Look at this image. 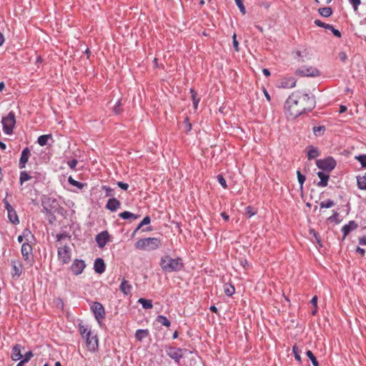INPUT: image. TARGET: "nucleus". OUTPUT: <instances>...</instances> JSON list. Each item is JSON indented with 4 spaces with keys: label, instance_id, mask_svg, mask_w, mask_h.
<instances>
[{
    "label": "nucleus",
    "instance_id": "obj_59",
    "mask_svg": "<svg viewBox=\"0 0 366 366\" xmlns=\"http://www.w3.org/2000/svg\"><path fill=\"white\" fill-rule=\"evenodd\" d=\"M77 164V160L73 159L72 160L68 162V165L71 169H74Z\"/></svg>",
    "mask_w": 366,
    "mask_h": 366
},
{
    "label": "nucleus",
    "instance_id": "obj_17",
    "mask_svg": "<svg viewBox=\"0 0 366 366\" xmlns=\"http://www.w3.org/2000/svg\"><path fill=\"white\" fill-rule=\"evenodd\" d=\"M358 224L355 221H350L348 224L344 225L342 228L344 237H345L351 231L357 228Z\"/></svg>",
    "mask_w": 366,
    "mask_h": 366
},
{
    "label": "nucleus",
    "instance_id": "obj_18",
    "mask_svg": "<svg viewBox=\"0 0 366 366\" xmlns=\"http://www.w3.org/2000/svg\"><path fill=\"white\" fill-rule=\"evenodd\" d=\"M317 176L320 179V181L317 182V185L320 187H325L328 184V180L330 179V175L327 173L324 172H318Z\"/></svg>",
    "mask_w": 366,
    "mask_h": 366
},
{
    "label": "nucleus",
    "instance_id": "obj_58",
    "mask_svg": "<svg viewBox=\"0 0 366 366\" xmlns=\"http://www.w3.org/2000/svg\"><path fill=\"white\" fill-rule=\"evenodd\" d=\"M338 56H339L340 59L343 62H345L347 59V56L346 53L344 51H340L338 54Z\"/></svg>",
    "mask_w": 366,
    "mask_h": 366
},
{
    "label": "nucleus",
    "instance_id": "obj_4",
    "mask_svg": "<svg viewBox=\"0 0 366 366\" xmlns=\"http://www.w3.org/2000/svg\"><path fill=\"white\" fill-rule=\"evenodd\" d=\"M1 123L4 133L6 134H11L16 124L14 113L13 112H10L6 117L2 118Z\"/></svg>",
    "mask_w": 366,
    "mask_h": 366
},
{
    "label": "nucleus",
    "instance_id": "obj_50",
    "mask_svg": "<svg viewBox=\"0 0 366 366\" xmlns=\"http://www.w3.org/2000/svg\"><path fill=\"white\" fill-rule=\"evenodd\" d=\"M237 6L239 9L240 11L244 14L246 13L245 7L243 4L242 0H234Z\"/></svg>",
    "mask_w": 366,
    "mask_h": 366
},
{
    "label": "nucleus",
    "instance_id": "obj_32",
    "mask_svg": "<svg viewBox=\"0 0 366 366\" xmlns=\"http://www.w3.org/2000/svg\"><path fill=\"white\" fill-rule=\"evenodd\" d=\"M151 222V219L149 216H146L142 221L138 224L137 227L133 232V235L139 230L141 227H142L144 225L149 224Z\"/></svg>",
    "mask_w": 366,
    "mask_h": 366
},
{
    "label": "nucleus",
    "instance_id": "obj_10",
    "mask_svg": "<svg viewBox=\"0 0 366 366\" xmlns=\"http://www.w3.org/2000/svg\"><path fill=\"white\" fill-rule=\"evenodd\" d=\"M58 257L63 264H67L71 259L70 248L68 246L59 247L58 249Z\"/></svg>",
    "mask_w": 366,
    "mask_h": 366
},
{
    "label": "nucleus",
    "instance_id": "obj_39",
    "mask_svg": "<svg viewBox=\"0 0 366 366\" xmlns=\"http://www.w3.org/2000/svg\"><path fill=\"white\" fill-rule=\"evenodd\" d=\"M224 293L227 295V296H232L234 292H235V289L234 287L231 285H224Z\"/></svg>",
    "mask_w": 366,
    "mask_h": 366
},
{
    "label": "nucleus",
    "instance_id": "obj_31",
    "mask_svg": "<svg viewBox=\"0 0 366 366\" xmlns=\"http://www.w3.org/2000/svg\"><path fill=\"white\" fill-rule=\"evenodd\" d=\"M7 213H8V217L11 222H12L13 224L19 223V218H18V216H17L15 210H10V212H9Z\"/></svg>",
    "mask_w": 366,
    "mask_h": 366
},
{
    "label": "nucleus",
    "instance_id": "obj_35",
    "mask_svg": "<svg viewBox=\"0 0 366 366\" xmlns=\"http://www.w3.org/2000/svg\"><path fill=\"white\" fill-rule=\"evenodd\" d=\"M86 340L87 346L92 349H94L95 346L97 345V340L95 337H92V338H90V337H86Z\"/></svg>",
    "mask_w": 366,
    "mask_h": 366
},
{
    "label": "nucleus",
    "instance_id": "obj_5",
    "mask_svg": "<svg viewBox=\"0 0 366 366\" xmlns=\"http://www.w3.org/2000/svg\"><path fill=\"white\" fill-rule=\"evenodd\" d=\"M317 167L327 173L330 172L336 167V161L331 157L316 161Z\"/></svg>",
    "mask_w": 366,
    "mask_h": 366
},
{
    "label": "nucleus",
    "instance_id": "obj_28",
    "mask_svg": "<svg viewBox=\"0 0 366 366\" xmlns=\"http://www.w3.org/2000/svg\"><path fill=\"white\" fill-rule=\"evenodd\" d=\"M318 12L323 17H329L332 14V9L330 7H324L319 9Z\"/></svg>",
    "mask_w": 366,
    "mask_h": 366
},
{
    "label": "nucleus",
    "instance_id": "obj_24",
    "mask_svg": "<svg viewBox=\"0 0 366 366\" xmlns=\"http://www.w3.org/2000/svg\"><path fill=\"white\" fill-rule=\"evenodd\" d=\"M190 93L192 95L193 107L194 109H197L198 107L199 102L200 101V98L197 97V93L194 89H190Z\"/></svg>",
    "mask_w": 366,
    "mask_h": 366
},
{
    "label": "nucleus",
    "instance_id": "obj_51",
    "mask_svg": "<svg viewBox=\"0 0 366 366\" xmlns=\"http://www.w3.org/2000/svg\"><path fill=\"white\" fill-rule=\"evenodd\" d=\"M232 44H233V47L234 49V50L236 51H239V43L237 40V35L236 34H234L233 36H232Z\"/></svg>",
    "mask_w": 366,
    "mask_h": 366
},
{
    "label": "nucleus",
    "instance_id": "obj_42",
    "mask_svg": "<svg viewBox=\"0 0 366 366\" xmlns=\"http://www.w3.org/2000/svg\"><path fill=\"white\" fill-rule=\"evenodd\" d=\"M297 179H298V182L300 183V189L302 190L303 189V184L304 182H305V176L303 175L302 174H301V172L300 171H297Z\"/></svg>",
    "mask_w": 366,
    "mask_h": 366
},
{
    "label": "nucleus",
    "instance_id": "obj_40",
    "mask_svg": "<svg viewBox=\"0 0 366 366\" xmlns=\"http://www.w3.org/2000/svg\"><path fill=\"white\" fill-rule=\"evenodd\" d=\"M325 131V126H319L313 127V132L315 136H321Z\"/></svg>",
    "mask_w": 366,
    "mask_h": 366
},
{
    "label": "nucleus",
    "instance_id": "obj_49",
    "mask_svg": "<svg viewBox=\"0 0 366 366\" xmlns=\"http://www.w3.org/2000/svg\"><path fill=\"white\" fill-rule=\"evenodd\" d=\"M356 159L360 162L362 167H366V154L359 155Z\"/></svg>",
    "mask_w": 366,
    "mask_h": 366
},
{
    "label": "nucleus",
    "instance_id": "obj_57",
    "mask_svg": "<svg viewBox=\"0 0 366 366\" xmlns=\"http://www.w3.org/2000/svg\"><path fill=\"white\" fill-rule=\"evenodd\" d=\"M117 185L119 187L124 190H127L129 188V184L122 182H118Z\"/></svg>",
    "mask_w": 366,
    "mask_h": 366
},
{
    "label": "nucleus",
    "instance_id": "obj_27",
    "mask_svg": "<svg viewBox=\"0 0 366 366\" xmlns=\"http://www.w3.org/2000/svg\"><path fill=\"white\" fill-rule=\"evenodd\" d=\"M138 302L142 305L144 309L149 310L153 307L152 302L150 300L140 298L138 300Z\"/></svg>",
    "mask_w": 366,
    "mask_h": 366
},
{
    "label": "nucleus",
    "instance_id": "obj_43",
    "mask_svg": "<svg viewBox=\"0 0 366 366\" xmlns=\"http://www.w3.org/2000/svg\"><path fill=\"white\" fill-rule=\"evenodd\" d=\"M121 99H119L113 109L114 114H120L123 112V109L121 108Z\"/></svg>",
    "mask_w": 366,
    "mask_h": 366
},
{
    "label": "nucleus",
    "instance_id": "obj_46",
    "mask_svg": "<svg viewBox=\"0 0 366 366\" xmlns=\"http://www.w3.org/2000/svg\"><path fill=\"white\" fill-rule=\"evenodd\" d=\"M327 29L330 30L332 32V34H334V36H335L336 37H338V38L341 37L340 31L339 30L335 29L332 25L330 24L329 26H327Z\"/></svg>",
    "mask_w": 366,
    "mask_h": 366
},
{
    "label": "nucleus",
    "instance_id": "obj_44",
    "mask_svg": "<svg viewBox=\"0 0 366 366\" xmlns=\"http://www.w3.org/2000/svg\"><path fill=\"white\" fill-rule=\"evenodd\" d=\"M80 333L84 338L91 336V332L86 327H80Z\"/></svg>",
    "mask_w": 366,
    "mask_h": 366
},
{
    "label": "nucleus",
    "instance_id": "obj_7",
    "mask_svg": "<svg viewBox=\"0 0 366 366\" xmlns=\"http://www.w3.org/2000/svg\"><path fill=\"white\" fill-rule=\"evenodd\" d=\"M165 352L177 364H179L181 359L183 357V352H186V350L172 346H165Z\"/></svg>",
    "mask_w": 366,
    "mask_h": 366
},
{
    "label": "nucleus",
    "instance_id": "obj_33",
    "mask_svg": "<svg viewBox=\"0 0 366 366\" xmlns=\"http://www.w3.org/2000/svg\"><path fill=\"white\" fill-rule=\"evenodd\" d=\"M51 137V135H41L37 139V142L40 146H45L47 144L48 139Z\"/></svg>",
    "mask_w": 366,
    "mask_h": 366
},
{
    "label": "nucleus",
    "instance_id": "obj_1",
    "mask_svg": "<svg viewBox=\"0 0 366 366\" xmlns=\"http://www.w3.org/2000/svg\"><path fill=\"white\" fill-rule=\"evenodd\" d=\"M314 95L296 91L289 96L285 104V112L288 118L295 119L302 113L311 112L315 107Z\"/></svg>",
    "mask_w": 366,
    "mask_h": 366
},
{
    "label": "nucleus",
    "instance_id": "obj_61",
    "mask_svg": "<svg viewBox=\"0 0 366 366\" xmlns=\"http://www.w3.org/2000/svg\"><path fill=\"white\" fill-rule=\"evenodd\" d=\"M66 237H69L66 233L56 234L57 241H61L62 239L66 238Z\"/></svg>",
    "mask_w": 366,
    "mask_h": 366
},
{
    "label": "nucleus",
    "instance_id": "obj_22",
    "mask_svg": "<svg viewBox=\"0 0 366 366\" xmlns=\"http://www.w3.org/2000/svg\"><path fill=\"white\" fill-rule=\"evenodd\" d=\"M119 289L124 295H127L131 292L132 286L128 283L127 280H123L120 285Z\"/></svg>",
    "mask_w": 366,
    "mask_h": 366
},
{
    "label": "nucleus",
    "instance_id": "obj_34",
    "mask_svg": "<svg viewBox=\"0 0 366 366\" xmlns=\"http://www.w3.org/2000/svg\"><path fill=\"white\" fill-rule=\"evenodd\" d=\"M335 205V202L331 199H327L326 201L320 202V209H324V208L327 209V208H330Z\"/></svg>",
    "mask_w": 366,
    "mask_h": 366
},
{
    "label": "nucleus",
    "instance_id": "obj_23",
    "mask_svg": "<svg viewBox=\"0 0 366 366\" xmlns=\"http://www.w3.org/2000/svg\"><path fill=\"white\" fill-rule=\"evenodd\" d=\"M119 217L124 219H137L139 217V215L133 214L128 211H124L119 214Z\"/></svg>",
    "mask_w": 366,
    "mask_h": 366
},
{
    "label": "nucleus",
    "instance_id": "obj_14",
    "mask_svg": "<svg viewBox=\"0 0 366 366\" xmlns=\"http://www.w3.org/2000/svg\"><path fill=\"white\" fill-rule=\"evenodd\" d=\"M109 238V234L107 232H102L96 236V242L98 246L103 248L107 243Z\"/></svg>",
    "mask_w": 366,
    "mask_h": 366
},
{
    "label": "nucleus",
    "instance_id": "obj_29",
    "mask_svg": "<svg viewBox=\"0 0 366 366\" xmlns=\"http://www.w3.org/2000/svg\"><path fill=\"white\" fill-rule=\"evenodd\" d=\"M148 335L147 330H137L135 333V337L137 340L142 341Z\"/></svg>",
    "mask_w": 366,
    "mask_h": 366
},
{
    "label": "nucleus",
    "instance_id": "obj_63",
    "mask_svg": "<svg viewBox=\"0 0 366 366\" xmlns=\"http://www.w3.org/2000/svg\"><path fill=\"white\" fill-rule=\"evenodd\" d=\"M246 212L249 217H252L255 214V212H252V208L249 206L246 207Z\"/></svg>",
    "mask_w": 366,
    "mask_h": 366
},
{
    "label": "nucleus",
    "instance_id": "obj_11",
    "mask_svg": "<svg viewBox=\"0 0 366 366\" xmlns=\"http://www.w3.org/2000/svg\"><path fill=\"white\" fill-rule=\"evenodd\" d=\"M86 267V264L82 259H75L71 265V270L75 275L80 274Z\"/></svg>",
    "mask_w": 366,
    "mask_h": 366
},
{
    "label": "nucleus",
    "instance_id": "obj_3",
    "mask_svg": "<svg viewBox=\"0 0 366 366\" xmlns=\"http://www.w3.org/2000/svg\"><path fill=\"white\" fill-rule=\"evenodd\" d=\"M161 245V240L156 237L140 239L135 243L137 249L146 250H154L159 248Z\"/></svg>",
    "mask_w": 366,
    "mask_h": 366
},
{
    "label": "nucleus",
    "instance_id": "obj_62",
    "mask_svg": "<svg viewBox=\"0 0 366 366\" xmlns=\"http://www.w3.org/2000/svg\"><path fill=\"white\" fill-rule=\"evenodd\" d=\"M339 214L337 212H335L334 214L328 218V220L333 222L336 221L337 218L338 217Z\"/></svg>",
    "mask_w": 366,
    "mask_h": 366
},
{
    "label": "nucleus",
    "instance_id": "obj_30",
    "mask_svg": "<svg viewBox=\"0 0 366 366\" xmlns=\"http://www.w3.org/2000/svg\"><path fill=\"white\" fill-rule=\"evenodd\" d=\"M156 320L157 322L166 327H169L171 325L170 321L163 315H158Z\"/></svg>",
    "mask_w": 366,
    "mask_h": 366
},
{
    "label": "nucleus",
    "instance_id": "obj_48",
    "mask_svg": "<svg viewBox=\"0 0 366 366\" xmlns=\"http://www.w3.org/2000/svg\"><path fill=\"white\" fill-rule=\"evenodd\" d=\"M217 178L218 182L222 185V187L224 189H227V184L226 180L223 177V176L222 174H218Z\"/></svg>",
    "mask_w": 366,
    "mask_h": 366
},
{
    "label": "nucleus",
    "instance_id": "obj_56",
    "mask_svg": "<svg viewBox=\"0 0 366 366\" xmlns=\"http://www.w3.org/2000/svg\"><path fill=\"white\" fill-rule=\"evenodd\" d=\"M315 25H317V26H320V27H322V28H325L327 29V26H329L330 24H326V23H324L322 22V21H320V19H316L315 21Z\"/></svg>",
    "mask_w": 366,
    "mask_h": 366
},
{
    "label": "nucleus",
    "instance_id": "obj_12",
    "mask_svg": "<svg viewBox=\"0 0 366 366\" xmlns=\"http://www.w3.org/2000/svg\"><path fill=\"white\" fill-rule=\"evenodd\" d=\"M296 79L292 76L285 77L281 79L280 87L284 89L293 88L296 85Z\"/></svg>",
    "mask_w": 366,
    "mask_h": 366
},
{
    "label": "nucleus",
    "instance_id": "obj_8",
    "mask_svg": "<svg viewBox=\"0 0 366 366\" xmlns=\"http://www.w3.org/2000/svg\"><path fill=\"white\" fill-rule=\"evenodd\" d=\"M91 310L93 312L96 320L98 322L105 318V310L103 305L98 302H95L91 307Z\"/></svg>",
    "mask_w": 366,
    "mask_h": 366
},
{
    "label": "nucleus",
    "instance_id": "obj_19",
    "mask_svg": "<svg viewBox=\"0 0 366 366\" xmlns=\"http://www.w3.org/2000/svg\"><path fill=\"white\" fill-rule=\"evenodd\" d=\"M31 251H32V247L31 246L27 243V242H24L23 243V244L21 245V254H22V256L24 259V260H28L29 257V254L31 253Z\"/></svg>",
    "mask_w": 366,
    "mask_h": 366
},
{
    "label": "nucleus",
    "instance_id": "obj_37",
    "mask_svg": "<svg viewBox=\"0 0 366 366\" xmlns=\"http://www.w3.org/2000/svg\"><path fill=\"white\" fill-rule=\"evenodd\" d=\"M306 355L307 357L311 360L313 366H319V362L312 351L307 350Z\"/></svg>",
    "mask_w": 366,
    "mask_h": 366
},
{
    "label": "nucleus",
    "instance_id": "obj_55",
    "mask_svg": "<svg viewBox=\"0 0 366 366\" xmlns=\"http://www.w3.org/2000/svg\"><path fill=\"white\" fill-rule=\"evenodd\" d=\"M350 4L352 5L354 10L357 11L358 6L361 4L360 0H350Z\"/></svg>",
    "mask_w": 366,
    "mask_h": 366
},
{
    "label": "nucleus",
    "instance_id": "obj_38",
    "mask_svg": "<svg viewBox=\"0 0 366 366\" xmlns=\"http://www.w3.org/2000/svg\"><path fill=\"white\" fill-rule=\"evenodd\" d=\"M68 182L70 184L76 187L79 189H82L84 187L83 183L76 181L71 176L68 178Z\"/></svg>",
    "mask_w": 366,
    "mask_h": 366
},
{
    "label": "nucleus",
    "instance_id": "obj_16",
    "mask_svg": "<svg viewBox=\"0 0 366 366\" xmlns=\"http://www.w3.org/2000/svg\"><path fill=\"white\" fill-rule=\"evenodd\" d=\"M106 269L104 261L102 258H97L94 261V269L98 274H102Z\"/></svg>",
    "mask_w": 366,
    "mask_h": 366
},
{
    "label": "nucleus",
    "instance_id": "obj_26",
    "mask_svg": "<svg viewBox=\"0 0 366 366\" xmlns=\"http://www.w3.org/2000/svg\"><path fill=\"white\" fill-rule=\"evenodd\" d=\"M357 184L360 189L366 190V176H358L357 177Z\"/></svg>",
    "mask_w": 366,
    "mask_h": 366
},
{
    "label": "nucleus",
    "instance_id": "obj_60",
    "mask_svg": "<svg viewBox=\"0 0 366 366\" xmlns=\"http://www.w3.org/2000/svg\"><path fill=\"white\" fill-rule=\"evenodd\" d=\"M4 203L5 204V208L6 209L7 212H10V210H14L6 199H4Z\"/></svg>",
    "mask_w": 366,
    "mask_h": 366
},
{
    "label": "nucleus",
    "instance_id": "obj_2",
    "mask_svg": "<svg viewBox=\"0 0 366 366\" xmlns=\"http://www.w3.org/2000/svg\"><path fill=\"white\" fill-rule=\"evenodd\" d=\"M159 264L162 270L166 272H178L183 267V263L180 258L172 259L169 255L162 257Z\"/></svg>",
    "mask_w": 366,
    "mask_h": 366
},
{
    "label": "nucleus",
    "instance_id": "obj_36",
    "mask_svg": "<svg viewBox=\"0 0 366 366\" xmlns=\"http://www.w3.org/2000/svg\"><path fill=\"white\" fill-rule=\"evenodd\" d=\"M31 179V177L26 171H23L20 173L19 181H20L21 184H23L24 182H25Z\"/></svg>",
    "mask_w": 366,
    "mask_h": 366
},
{
    "label": "nucleus",
    "instance_id": "obj_25",
    "mask_svg": "<svg viewBox=\"0 0 366 366\" xmlns=\"http://www.w3.org/2000/svg\"><path fill=\"white\" fill-rule=\"evenodd\" d=\"M319 155H320V153L317 148H315L312 146H310L309 147V150L307 152L308 159L310 160V159H315V157H318Z\"/></svg>",
    "mask_w": 366,
    "mask_h": 366
},
{
    "label": "nucleus",
    "instance_id": "obj_21",
    "mask_svg": "<svg viewBox=\"0 0 366 366\" xmlns=\"http://www.w3.org/2000/svg\"><path fill=\"white\" fill-rule=\"evenodd\" d=\"M13 275L19 277L22 273V266L19 262H11Z\"/></svg>",
    "mask_w": 366,
    "mask_h": 366
},
{
    "label": "nucleus",
    "instance_id": "obj_20",
    "mask_svg": "<svg viewBox=\"0 0 366 366\" xmlns=\"http://www.w3.org/2000/svg\"><path fill=\"white\" fill-rule=\"evenodd\" d=\"M23 357V355L21 353V345H16L12 348V355L11 358L14 361H17L21 360Z\"/></svg>",
    "mask_w": 366,
    "mask_h": 366
},
{
    "label": "nucleus",
    "instance_id": "obj_64",
    "mask_svg": "<svg viewBox=\"0 0 366 366\" xmlns=\"http://www.w3.org/2000/svg\"><path fill=\"white\" fill-rule=\"evenodd\" d=\"M359 243L361 245H366V236H363L362 237L360 238Z\"/></svg>",
    "mask_w": 366,
    "mask_h": 366
},
{
    "label": "nucleus",
    "instance_id": "obj_13",
    "mask_svg": "<svg viewBox=\"0 0 366 366\" xmlns=\"http://www.w3.org/2000/svg\"><path fill=\"white\" fill-rule=\"evenodd\" d=\"M31 155L30 150L28 147H26L21 152V157L19 162V166L20 169H23L25 167L26 164L28 162L29 158Z\"/></svg>",
    "mask_w": 366,
    "mask_h": 366
},
{
    "label": "nucleus",
    "instance_id": "obj_45",
    "mask_svg": "<svg viewBox=\"0 0 366 366\" xmlns=\"http://www.w3.org/2000/svg\"><path fill=\"white\" fill-rule=\"evenodd\" d=\"M102 189L105 191L106 194V197H114V189L110 188L109 187H107V186H102Z\"/></svg>",
    "mask_w": 366,
    "mask_h": 366
},
{
    "label": "nucleus",
    "instance_id": "obj_53",
    "mask_svg": "<svg viewBox=\"0 0 366 366\" xmlns=\"http://www.w3.org/2000/svg\"><path fill=\"white\" fill-rule=\"evenodd\" d=\"M295 54L299 56V57H301L302 59L301 61H305V59H303L304 57H306L308 54V53L306 51V50H305L304 51H295Z\"/></svg>",
    "mask_w": 366,
    "mask_h": 366
},
{
    "label": "nucleus",
    "instance_id": "obj_52",
    "mask_svg": "<svg viewBox=\"0 0 366 366\" xmlns=\"http://www.w3.org/2000/svg\"><path fill=\"white\" fill-rule=\"evenodd\" d=\"M34 356V354L31 351H29L27 352L25 355H24V358L22 360V361L24 362V363H26L28 362L31 358Z\"/></svg>",
    "mask_w": 366,
    "mask_h": 366
},
{
    "label": "nucleus",
    "instance_id": "obj_9",
    "mask_svg": "<svg viewBox=\"0 0 366 366\" xmlns=\"http://www.w3.org/2000/svg\"><path fill=\"white\" fill-rule=\"evenodd\" d=\"M295 74L300 76H318L320 73L319 70L314 67H302L296 70Z\"/></svg>",
    "mask_w": 366,
    "mask_h": 366
},
{
    "label": "nucleus",
    "instance_id": "obj_54",
    "mask_svg": "<svg viewBox=\"0 0 366 366\" xmlns=\"http://www.w3.org/2000/svg\"><path fill=\"white\" fill-rule=\"evenodd\" d=\"M184 123L185 124V132H189L192 129V124L189 122V118L186 117Z\"/></svg>",
    "mask_w": 366,
    "mask_h": 366
},
{
    "label": "nucleus",
    "instance_id": "obj_15",
    "mask_svg": "<svg viewBox=\"0 0 366 366\" xmlns=\"http://www.w3.org/2000/svg\"><path fill=\"white\" fill-rule=\"evenodd\" d=\"M121 206V202L116 198L112 197L110 198L107 204L106 208L111 212H115L117 209H119Z\"/></svg>",
    "mask_w": 366,
    "mask_h": 366
},
{
    "label": "nucleus",
    "instance_id": "obj_47",
    "mask_svg": "<svg viewBox=\"0 0 366 366\" xmlns=\"http://www.w3.org/2000/svg\"><path fill=\"white\" fill-rule=\"evenodd\" d=\"M292 352L294 354L295 360H297L298 362H301V357L300 355V350L297 346H293L292 347Z\"/></svg>",
    "mask_w": 366,
    "mask_h": 366
},
{
    "label": "nucleus",
    "instance_id": "obj_6",
    "mask_svg": "<svg viewBox=\"0 0 366 366\" xmlns=\"http://www.w3.org/2000/svg\"><path fill=\"white\" fill-rule=\"evenodd\" d=\"M43 212L47 214L56 212L59 208L56 199L51 197H45L42 200Z\"/></svg>",
    "mask_w": 366,
    "mask_h": 366
},
{
    "label": "nucleus",
    "instance_id": "obj_41",
    "mask_svg": "<svg viewBox=\"0 0 366 366\" xmlns=\"http://www.w3.org/2000/svg\"><path fill=\"white\" fill-rule=\"evenodd\" d=\"M310 234L315 239L317 244L320 247H322V245L321 243V238H320V236L319 235V234L317 232H316V231L313 229H310Z\"/></svg>",
    "mask_w": 366,
    "mask_h": 366
}]
</instances>
